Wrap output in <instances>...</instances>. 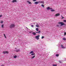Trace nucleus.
Returning a JSON list of instances; mask_svg holds the SVG:
<instances>
[{
    "label": "nucleus",
    "mask_w": 66,
    "mask_h": 66,
    "mask_svg": "<svg viewBox=\"0 0 66 66\" xmlns=\"http://www.w3.org/2000/svg\"><path fill=\"white\" fill-rule=\"evenodd\" d=\"M63 21H64V22H66V20H64Z\"/></svg>",
    "instance_id": "nucleus-33"
},
{
    "label": "nucleus",
    "mask_w": 66,
    "mask_h": 66,
    "mask_svg": "<svg viewBox=\"0 0 66 66\" xmlns=\"http://www.w3.org/2000/svg\"><path fill=\"white\" fill-rule=\"evenodd\" d=\"M14 58H15V59H16L17 57V56H14Z\"/></svg>",
    "instance_id": "nucleus-25"
},
{
    "label": "nucleus",
    "mask_w": 66,
    "mask_h": 66,
    "mask_svg": "<svg viewBox=\"0 0 66 66\" xmlns=\"http://www.w3.org/2000/svg\"><path fill=\"white\" fill-rule=\"evenodd\" d=\"M64 36L66 35V32H64Z\"/></svg>",
    "instance_id": "nucleus-29"
},
{
    "label": "nucleus",
    "mask_w": 66,
    "mask_h": 66,
    "mask_svg": "<svg viewBox=\"0 0 66 66\" xmlns=\"http://www.w3.org/2000/svg\"><path fill=\"white\" fill-rule=\"evenodd\" d=\"M43 38H44V36H42V39H43Z\"/></svg>",
    "instance_id": "nucleus-31"
},
{
    "label": "nucleus",
    "mask_w": 66,
    "mask_h": 66,
    "mask_svg": "<svg viewBox=\"0 0 66 66\" xmlns=\"http://www.w3.org/2000/svg\"><path fill=\"white\" fill-rule=\"evenodd\" d=\"M16 52H19V51H20V49H19L18 50H16Z\"/></svg>",
    "instance_id": "nucleus-8"
},
{
    "label": "nucleus",
    "mask_w": 66,
    "mask_h": 66,
    "mask_svg": "<svg viewBox=\"0 0 66 66\" xmlns=\"http://www.w3.org/2000/svg\"><path fill=\"white\" fill-rule=\"evenodd\" d=\"M40 31H39L38 32H36V33H40Z\"/></svg>",
    "instance_id": "nucleus-18"
},
{
    "label": "nucleus",
    "mask_w": 66,
    "mask_h": 66,
    "mask_svg": "<svg viewBox=\"0 0 66 66\" xmlns=\"http://www.w3.org/2000/svg\"><path fill=\"white\" fill-rule=\"evenodd\" d=\"M33 1L34 2L36 1V0H33Z\"/></svg>",
    "instance_id": "nucleus-34"
},
{
    "label": "nucleus",
    "mask_w": 66,
    "mask_h": 66,
    "mask_svg": "<svg viewBox=\"0 0 66 66\" xmlns=\"http://www.w3.org/2000/svg\"><path fill=\"white\" fill-rule=\"evenodd\" d=\"M34 4H38V2H36L35 3H34Z\"/></svg>",
    "instance_id": "nucleus-12"
},
{
    "label": "nucleus",
    "mask_w": 66,
    "mask_h": 66,
    "mask_svg": "<svg viewBox=\"0 0 66 66\" xmlns=\"http://www.w3.org/2000/svg\"><path fill=\"white\" fill-rule=\"evenodd\" d=\"M56 56H57V57H58V56H59V54H56Z\"/></svg>",
    "instance_id": "nucleus-23"
},
{
    "label": "nucleus",
    "mask_w": 66,
    "mask_h": 66,
    "mask_svg": "<svg viewBox=\"0 0 66 66\" xmlns=\"http://www.w3.org/2000/svg\"><path fill=\"white\" fill-rule=\"evenodd\" d=\"M3 53L4 54H9V51H3Z\"/></svg>",
    "instance_id": "nucleus-5"
},
{
    "label": "nucleus",
    "mask_w": 66,
    "mask_h": 66,
    "mask_svg": "<svg viewBox=\"0 0 66 66\" xmlns=\"http://www.w3.org/2000/svg\"><path fill=\"white\" fill-rule=\"evenodd\" d=\"M39 37H40V35H39L36 36L35 37L36 38V39H37V40H38L39 39Z\"/></svg>",
    "instance_id": "nucleus-4"
},
{
    "label": "nucleus",
    "mask_w": 66,
    "mask_h": 66,
    "mask_svg": "<svg viewBox=\"0 0 66 66\" xmlns=\"http://www.w3.org/2000/svg\"><path fill=\"white\" fill-rule=\"evenodd\" d=\"M59 62L60 63H62V62L61 61H59Z\"/></svg>",
    "instance_id": "nucleus-32"
},
{
    "label": "nucleus",
    "mask_w": 66,
    "mask_h": 66,
    "mask_svg": "<svg viewBox=\"0 0 66 66\" xmlns=\"http://www.w3.org/2000/svg\"><path fill=\"white\" fill-rule=\"evenodd\" d=\"M61 16L62 17V19H63V18H64V17H63V16L61 15Z\"/></svg>",
    "instance_id": "nucleus-30"
},
{
    "label": "nucleus",
    "mask_w": 66,
    "mask_h": 66,
    "mask_svg": "<svg viewBox=\"0 0 66 66\" xmlns=\"http://www.w3.org/2000/svg\"><path fill=\"white\" fill-rule=\"evenodd\" d=\"M32 34L34 35H36V34L35 32H32Z\"/></svg>",
    "instance_id": "nucleus-9"
},
{
    "label": "nucleus",
    "mask_w": 66,
    "mask_h": 66,
    "mask_svg": "<svg viewBox=\"0 0 66 66\" xmlns=\"http://www.w3.org/2000/svg\"><path fill=\"white\" fill-rule=\"evenodd\" d=\"M51 12H54V11H55V10H51Z\"/></svg>",
    "instance_id": "nucleus-24"
},
{
    "label": "nucleus",
    "mask_w": 66,
    "mask_h": 66,
    "mask_svg": "<svg viewBox=\"0 0 66 66\" xmlns=\"http://www.w3.org/2000/svg\"><path fill=\"white\" fill-rule=\"evenodd\" d=\"M1 66H3V65H1Z\"/></svg>",
    "instance_id": "nucleus-39"
},
{
    "label": "nucleus",
    "mask_w": 66,
    "mask_h": 66,
    "mask_svg": "<svg viewBox=\"0 0 66 66\" xmlns=\"http://www.w3.org/2000/svg\"><path fill=\"white\" fill-rule=\"evenodd\" d=\"M63 40H66V39L65 38H63Z\"/></svg>",
    "instance_id": "nucleus-21"
},
{
    "label": "nucleus",
    "mask_w": 66,
    "mask_h": 66,
    "mask_svg": "<svg viewBox=\"0 0 66 66\" xmlns=\"http://www.w3.org/2000/svg\"><path fill=\"white\" fill-rule=\"evenodd\" d=\"M36 27H37V28H39V25L38 24H37L36 25Z\"/></svg>",
    "instance_id": "nucleus-16"
},
{
    "label": "nucleus",
    "mask_w": 66,
    "mask_h": 66,
    "mask_svg": "<svg viewBox=\"0 0 66 66\" xmlns=\"http://www.w3.org/2000/svg\"><path fill=\"white\" fill-rule=\"evenodd\" d=\"M31 53H32V54H31ZM30 54H31V55H35L34 56L32 57L31 58L32 59H33V58H34V57H35V54L34 53V52H33V51H31L30 52Z\"/></svg>",
    "instance_id": "nucleus-1"
},
{
    "label": "nucleus",
    "mask_w": 66,
    "mask_h": 66,
    "mask_svg": "<svg viewBox=\"0 0 66 66\" xmlns=\"http://www.w3.org/2000/svg\"><path fill=\"white\" fill-rule=\"evenodd\" d=\"M15 24H11L10 25V28L12 29V28H14V27H15Z\"/></svg>",
    "instance_id": "nucleus-2"
},
{
    "label": "nucleus",
    "mask_w": 66,
    "mask_h": 66,
    "mask_svg": "<svg viewBox=\"0 0 66 66\" xmlns=\"http://www.w3.org/2000/svg\"><path fill=\"white\" fill-rule=\"evenodd\" d=\"M60 13H58L55 14V17H57V16H60Z\"/></svg>",
    "instance_id": "nucleus-6"
},
{
    "label": "nucleus",
    "mask_w": 66,
    "mask_h": 66,
    "mask_svg": "<svg viewBox=\"0 0 66 66\" xmlns=\"http://www.w3.org/2000/svg\"><path fill=\"white\" fill-rule=\"evenodd\" d=\"M52 8H50V7H48L47 8V10H52Z\"/></svg>",
    "instance_id": "nucleus-7"
},
{
    "label": "nucleus",
    "mask_w": 66,
    "mask_h": 66,
    "mask_svg": "<svg viewBox=\"0 0 66 66\" xmlns=\"http://www.w3.org/2000/svg\"><path fill=\"white\" fill-rule=\"evenodd\" d=\"M2 17V15H0V18H1Z\"/></svg>",
    "instance_id": "nucleus-28"
},
{
    "label": "nucleus",
    "mask_w": 66,
    "mask_h": 66,
    "mask_svg": "<svg viewBox=\"0 0 66 66\" xmlns=\"http://www.w3.org/2000/svg\"><path fill=\"white\" fill-rule=\"evenodd\" d=\"M26 28H27V27H26Z\"/></svg>",
    "instance_id": "nucleus-38"
},
{
    "label": "nucleus",
    "mask_w": 66,
    "mask_h": 66,
    "mask_svg": "<svg viewBox=\"0 0 66 66\" xmlns=\"http://www.w3.org/2000/svg\"><path fill=\"white\" fill-rule=\"evenodd\" d=\"M38 2V3H41V1H39Z\"/></svg>",
    "instance_id": "nucleus-26"
},
{
    "label": "nucleus",
    "mask_w": 66,
    "mask_h": 66,
    "mask_svg": "<svg viewBox=\"0 0 66 66\" xmlns=\"http://www.w3.org/2000/svg\"><path fill=\"white\" fill-rule=\"evenodd\" d=\"M36 31H38V30H39V29H38V28H36Z\"/></svg>",
    "instance_id": "nucleus-17"
},
{
    "label": "nucleus",
    "mask_w": 66,
    "mask_h": 66,
    "mask_svg": "<svg viewBox=\"0 0 66 66\" xmlns=\"http://www.w3.org/2000/svg\"><path fill=\"white\" fill-rule=\"evenodd\" d=\"M2 28H4V24H3L1 26Z\"/></svg>",
    "instance_id": "nucleus-14"
},
{
    "label": "nucleus",
    "mask_w": 66,
    "mask_h": 66,
    "mask_svg": "<svg viewBox=\"0 0 66 66\" xmlns=\"http://www.w3.org/2000/svg\"><path fill=\"white\" fill-rule=\"evenodd\" d=\"M59 24H61L60 26H62L64 25V23L62 22H59L58 23Z\"/></svg>",
    "instance_id": "nucleus-3"
},
{
    "label": "nucleus",
    "mask_w": 66,
    "mask_h": 66,
    "mask_svg": "<svg viewBox=\"0 0 66 66\" xmlns=\"http://www.w3.org/2000/svg\"><path fill=\"white\" fill-rule=\"evenodd\" d=\"M4 35L5 38H7L6 37V36H5V34H4Z\"/></svg>",
    "instance_id": "nucleus-22"
},
{
    "label": "nucleus",
    "mask_w": 66,
    "mask_h": 66,
    "mask_svg": "<svg viewBox=\"0 0 66 66\" xmlns=\"http://www.w3.org/2000/svg\"><path fill=\"white\" fill-rule=\"evenodd\" d=\"M41 6H42L43 7H45V6H44V5H43V4H42L41 5Z\"/></svg>",
    "instance_id": "nucleus-20"
},
{
    "label": "nucleus",
    "mask_w": 66,
    "mask_h": 66,
    "mask_svg": "<svg viewBox=\"0 0 66 66\" xmlns=\"http://www.w3.org/2000/svg\"><path fill=\"white\" fill-rule=\"evenodd\" d=\"M57 27H59V25H57Z\"/></svg>",
    "instance_id": "nucleus-36"
},
{
    "label": "nucleus",
    "mask_w": 66,
    "mask_h": 66,
    "mask_svg": "<svg viewBox=\"0 0 66 66\" xmlns=\"http://www.w3.org/2000/svg\"><path fill=\"white\" fill-rule=\"evenodd\" d=\"M0 22L1 23H3V21H1Z\"/></svg>",
    "instance_id": "nucleus-19"
},
{
    "label": "nucleus",
    "mask_w": 66,
    "mask_h": 66,
    "mask_svg": "<svg viewBox=\"0 0 66 66\" xmlns=\"http://www.w3.org/2000/svg\"><path fill=\"white\" fill-rule=\"evenodd\" d=\"M27 2L29 4H32V3L30 2H29V1H27Z\"/></svg>",
    "instance_id": "nucleus-11"
},
{
    "label": "nucleus",
    "mask_w": 66,
    "mask_h": 66,
    "mask_svg": "<svg viewBox=\"0 0 66 66\" xmlns=\"http://www.w3.org/2000/svg\"><path fill=\"white\" fill-rule=\"evenodd\" d=\"M61 47L62 48H65V47H64L63 45H61Z\"/></svg>",
    "instance_id": "nucleus-10"
},
{
    "label": "nucleus",
    "mask_w": 66,
    "mask_h": 66,
    "mask_svg": "<svg viewBox=\"0 0 66 66\" xmlns=\"http://www.w3.org/2000/svg\"><path fill=\"white\" fill-rule=\"evenodd\" d=\"M15 49H17V48H15Z\"/></svg>",
    "instance_id": "nucleus-37"
},
{
    "label": "nucleus",
    "mask_w": 66,
    "mask_h": 66,
    "mask_svg": "<svg viewBox=\"0 0 66 66\" xmlns=\"http://www.w3.org/2000/svg\"><path fill=\"white\" fill-rule=\"evenodd\" d=\"M41 3H42V4H44V1H41Z\"/></svg>",
    "instance_id": "nucleus-15"
},
{
    "label": "nucleus",
    "mask_w": 66,
    "mask_h": 66,
    "mask_svg": "<svg viewBox=\"0 0 66 66\" xmlns=\"http://www.w3.org/2000/svg\"><path fill=\"white\" fill-rule=\"evenodd\" d=\"M31 27H34V26H33V25H31Z\"/></svg>",
    "instance_id": "nucleus-35"
},
{
    "label": "nucleus",
    "mask_w": 66,
    "mask_h": 66,
    "mask_svg": "<svg viewBox=\"0 0 66 66\" xmlns=\"http://www.w3.org/2000/svg\"><path fill=\"white\" fill-rule=\"evenodd\" d=\"M53 66H57V65L56 64H53Z\"/></svg>",
    "instance_id": "nucleus-27"
},
{
    "label": "nucleus",
    "mask_w": 66,
    "mask_h": 66,
    "mask_svg": "<svg viewBox=\"0 0 66 66\" xmlns=\"http://www.w3.org/2000/svg\"><path fill=\"white\" fill-rule=\"evenodd\" d=\"M12 2H17V1L16 0H13Z\"/></svg>",
    "instance_id": "nucleus-13"
}]
</instances>
